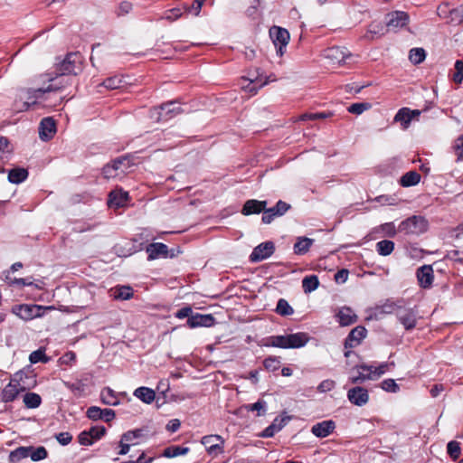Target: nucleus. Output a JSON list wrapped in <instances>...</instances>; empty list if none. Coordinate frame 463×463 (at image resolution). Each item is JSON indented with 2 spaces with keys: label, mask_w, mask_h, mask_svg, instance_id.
<instances>
[{
  "label": "nucleus",
  "mask_w": 463,
  "mask_h": 463,
  "mask_svg": "<svg viewBox=\"0 0 463 463\" xmlns=\"http://www.w3.org/2000/svg\"><path fill=\"white\" fill-rule=\"evenodd\" d=\"M394 250V242L389 240H383L376 243V251L381 256H388Z\"/></svg>",
  "instance_id": "72a5a7b5"
},
{
  "label": "nucleus",
  "mask_w": 463,
  "mask_h": 463,
  "mask_svg": "<svg viewBox=\"0 0 463 463\" xmlns=\"http://www.w3.org/2000/svg\"><path fill=\"white\" fill-rule=\"evenodd\" d=\"M241 89L249 94V97L256 95L259 89L260 88V82L259 80V74L254 78H242L241 80Z\"/></svg>",
  "instance_id": "6ab92c4d"
},
{
  "label": "nucleus",
  "mask_w": 463,
  "mask_h": 463,
  "mask_svg": "<svg viewBox=\"0 0 463 463\" xmlns=\"http://www.w3.org/2000/svg\"><path fill=\"white\" fill-rule=\"evenodd\" d=\"M29 452H31V446L29 447H19L9 454V461L11 463H17L23 458H29Z\"/></svg>",
  "instance_id": "c85d7f7f"
},
{
  "label": "nucleus",
  "mask_w": 463,
  "mask_h": 463,
  "mask_svg": "<svg viewBox=\"0 0 463 463\" xmlns=\"http://www.w3.org/2000/svg\"><path fill=\"white\" fill-rule=\"evenodd\" d=\"M183 111L184 110L176 101H170L156 108L151 117L157 120L166 121L176 115L181 114Z\"/></svg>",
  "instance_id": "6e6552de"
},
{
  "label": "nucleus",
  "mask_w": 463,
  "mask_h": 463,
  "mask_svg": "<svg viewBox=\"0 0 463 463\" xmlns=\"http://www.w3.org/2000/svg\"><path fill=\"white\" fill-rule=\"evenodd\" d=\"M269 37L276 48L277 55L279 57L283 56L290 40L288 31L274 25L269 29Z\"/></svg>",
  "instance_id": "20e7f679"
},
{
  "label": "nucleus",
  "mask_w": 463,
  "mask_h": 463,
  "mask_svg": "<svg viewBox=\"0 0 463 463\" xmlns=\"http://www.w3.org/2000/svg\"><path fill=\"white\" fill-rule=\"evenodd\" d=\"M181 15H182V10L180 8H173L171 10H168L165 13V15L164 16V18L168 21L173 22V21L178 19L179 17H181Z\"/></svg>",
  "instance_id": "69168bd1"
},
{
  "label": "nucleus",
  "mask_w": 463,
  "mask_h": 463,
  "mask_svg": "<svg viewBox=\"0 0 463 463\" xmlns=\"http://www.w3.org/2000/svg\"><path fill=\"white\" fill-rule=\"evenodd\" d=\"M347 398L351 403L356 406H364L368 402L369 394L363 387H354L347 392Z\"/></svg>",
  "instance_id": "f8f14e48"
},
{
  "label": "nucleus",
  "mask_w": 463,
  "mask_h": 463,
  "mask_svg": "<svg viewBox=\"0 0 463 463\" xmlns=\"http://www.w3.org/2000/svg\"><path fill=\"white\" fill-rule=\"evenodd\" d=\"M260 213V202L257 200H249L245 203L242 208V213L244 215H249L251 213Z\"/></svg>",
  "instance_id": "79ce46f5"
},
{
  "label": "nucleus",
  "mask_w": 463,
  "mask_h": 463,
  "mask_svg": "<svg viewBox=\"0 0 463 463\" xmlns=\"http://www.w3.org/2000/svg\"><path fill=\"white\" fill-rule=\"evenodd\" d=\"M392 366H393V363H383L378 366L361 364L358 367L364 371L370 372L372 376H373V380H375L389 371Z\"/></svg>",
  "instance_id": "aec40b11"
},
{
  "label": "nucleus",
  "mask_w": 463,
  "mask_h": 463,
  "mask_svg": "<svg viewBox=\"0 0 463 463\" xmlns=\"http://www.w3.org/2000/svg\"><path fill=\"white\" fill-rule=\"evenodd\" d=\"M144 437V430L136 429L133 430L127 431L122 435L123 441H127L128 443H136V439H142Z\"/></svg>",
  "instance_id": "c03bdc74"
},
{
  "label": "nucleus",
  "mask_w": 463,
  "mask_h": 463,
  "mask_svg": "<svg viewBox=\"0 0 463 463\" xmlns=\"http://www.w3.org/2000/svg\"><path fill=\"white\" fill-rule=\"evenodd\" d=\"M419 286L421 288H430L434 280V271L431 265H423L416 271Z\"/></svg>",
  "instance_id": "9d476101"
},
{
  "label": "nucleus",
  "mask_w": 463,
  "mask_h": 463,
  "mask_svg": "<svg viewBox=\"0 0 463 463\" xmlns=\"http://www.w3.org/2000/svg\"><path fill=\"white\" fill-rule=\"evenodd\" d=\"M420 175L416 171H409L405 173L399 181L402 187H411L418 184L420 181Z\"/></svg>",
  "instance_id": "bb28decb"
},
{
  "label": "nucleus",
  "mask_w": 463,
  "mask_h": 463,
  "mask_svg": "<svg viewBox=\"0 0 463 463\" xmlns=\"http://www.w3.org/2000/svg\"><path fill=\"white\" fill-rule=\"evenodd\" d=\"M249 6L245 10V14L252 21H257L260 16V0H248Z\"/></svg>",
  "instance_id": "2f4dec72"
},
{
  "label": "nucleus",
  "mask_w": 463,
  "mask_h": 463,
  "mask_svg": "<svg viewBox=\"0 0 463 463\" xmlns=\"http://www.w3.org/2000/svg\"><path fill=\"white\" fill-rule=\"evenodd\" d=\"M409 112V108H402L398 110L394 117V121L400 122L403 129L408 128L412 120Z\"/></svg>",
  "instance_id": "c756f323"
},
{
  "label": "nucleus",
  "mask_w": 463,
  "mask_h": 463,
  "mask_svg": "<svg viewBox=\"0 0 463 463\" xmlns=\"http://www.w3.org/2000/svg\"><path fill=\"white\" fill-rule=\"evenodd\" d=\"M146 252L148 253V259L154 260L159 256L166 257L168 248L165 244L161 242L151 243L146 247Z\"/></svg>",
  "instance_id": "4be33fe9"
},
{
  "label": "nucleus",
  "mask_w": 463,
  "mask_h": 463,
  "mask_svg": "<svg viewBox=\"0 0 463 463\" xmlns=\"http://www.w3.org/2000/svg\"><path fill=\"white\" fill-rule=\"evenodd\" d=\"M447 451L450 458L457 459L460 456L459 443L455 440L449 441L447 445Z\"/></svg>",
  "instance_id": "09e8293b"
},
{
  "label": "nucleus",
  "mask_w": 463,
  "mask_h": 463,
  "mask_svg": "<svg viewBox=\"0 0 463 463\" xmlns=\"http://www.w3.org/2000/svg\"><path fill=\"white\" fill-rule=\"evenodd\" d=\"M204 0H194L191 6H184L186 12L194 13L195 16L199 15Z\"/></svg>",
  "instance_id": "13d9d810"
},
{
  "label": "nucleus",
  "mask_w": 463,
  "mask_h": 463,
  "mask_svg": "<svg viewBox=\"0 0 463 463\" xmlns=\"http://www.w3.org/2000/svg\"><path fill=\"white\" fill-rule=\"evenodd\" d=\"M102 174H103L104 177L107 179L114 178V177L119 175L118 170L112 165V163L107 164L103 167Z\"/></svg>",
  "instance_id": "603ef678"
},
{
  "label": "nucleus",
  "mask_w": 463,
  "mask_h": 463,
  "mask_svg": "<svg viewBox=\"0 0 463 463\" xmlns=\"http://www.w3.org/2000/svg\"><path fill=\"white\" fill-rule=\"evenodd\" d=\"M80 70V55L76 52L67 54L56 67V71L60 75H76Z\"/></svg>",
  "instance_id": "423d86ee"
},
{
  "label": "nucleus",
  "mask_w": 463,
  "mask_h": 463,
  "mask_svg": "<svg viewBox=\"0 0 463 463\" xmlns=\"http://www.w3.org/2000/svg\"><path fill=\"white\" fill-rule=\"evenodd\" d=\"M398 307H402V306L398 305L395 302L387 301L381 307V312L384 314L395 313V315L397 316Z\"/></svg>",
  "instance_id": "5fc2aeb1"
},
{
  "label": "nucleus",
  "mask_w": 463,
  "mask_h": 463,
  "mask_svg": "<svg viewBox=\"0 0 463 463\" xmlns=\"http://www.w3.org/2000/svg\"><path fill=\"white\" fill-rule=\"evenodd\" d=\"M44 349H37L34 352H33L30 356L29 360L32 364H36L38 362L46 363L48 362V357L43 353Z\"/></svg>",
  "instance_id": "8fccbe9b"
},
{
  "label": "nucleus",
  "mask_w": 463,
  "mask_h": 463,
  "mask_svg": "<svg viewBox=\"0 0 463 463\" xmlns=\"http://www.w3.org/2000/svg\"><path fill=\"white\" fill-rule=\"evenodd\" d=\"M450 17L452 22H463V5L454 8L450 11Z\"/></svg>",
  "instance_id": "052dcab7"
},
{
  "label": "nucleus",
  "mask_w": 463,
  "mask_h": 463,
  "mask_svg": "<svg viewBox=\"0 0 463 463\" xmlns=\"http://www.w3.org/2000/svg\"><path fill=\"white\" fill-rule=\"evenodd\" d=\"M339 323L341 326H350L356 322L357 316L352 308L348 307H343L337 313Z\"/></svg>",
  "instance_id": "412c9836"
},
{
  "label": "nucleus",
  "mask_w": 463,
  "mask_h": 463,
  "mask_svg": "<svg viewBox=\"0 0 463 463\" xmlns=\"http://www.w3.org/2000/svg\"><path fill=\"white\" fill-rule=\"evenodd\" d=\"M396 317L407 331L412 330L417 325V311L413 308L398 307Z\"/></svg>",
  "instance_id": "1a4fd4ad"
},
{
  "label": "nucleus",
  "mask_w": 463,
  "mask_h": 463,
  "mask_svg": "<svg viewBox=\"0 0 463 463\" xmlns=\"http://www.w3.org/2000/svg\"><path fill=\"white\" fill-rule=\"evenodd\" d=\"M56 439L60 444L65 446L71 441L72 436L69 432H61L56 435Z\"/></svg>",
  "instance_id": "774afa93"
},
{
  "label": "nucleus",
  "mask_w": 463,
  "mask_h": 463,
  "mask_svg": "<svg viewBox=\"0 0 463 463\" xmlns=\"http://www.w3.org/2000/svg\"><path fill=\"white\" fill-rule=\"evenodd\" d=\"M100 399L101 402L106 405L115 406L119 403V401L114 391L109 387H106L101 391Z\"/></svg>",
  "instance_id": "7c9ffc66"
},
{
  "label": "nucleus",
  "mask_w": 463,
  "mask_h": 463,
  "mask_svg": "<svg viewBox=\"0 0 463 463\" xmlns=\"http://www.w3.org/2000/svg\"><path fill=\"white\" fill-rule=\"evenodd\" d=\"M215 323V318L213 315L207 314L203 315L199 313L194 314L192 317L187 319L186 324L190 328H195L199 326L209 327L213 326Z\"/></svg>",
  "instance_id": "9b49d317"
},
{
  "label": "nucleus",
  "mask_w": 463,
  "mask_h": 463,
  "mask_svg": "<svg viewBox=\"0 0 463 463\" xmlns=\"http://www.w3.org/2000/svg\"><path fill=\"white\" fill-rule=\"evenodd\" d=\"M48 456V452L46 449L43 446H40L36 449L31 446V452H29V458L33 461H39L46 458Z\"/></svg>",
  "instance_id": "a18cd8bd"
},
{
  "label": "nucleus",
  "mask_w": 463,
  "mask_h": 463,
  "mask_svg": "<svg viewBox=\"0 0 463 463\" xmlns=\"http://www.w3.org/2000/svg\"><path fill=\"white\" fill-rule=\"evenodd\" d=\"M335 385V383L333 380L326 379L320 383L317 387V390L320 392H326L331 391Z\"/></svg>",
  "instance_id": "680f3d73"
},
{
  "label": "nucleus",
  "mask_w": 463,
  "mask_h": 463,
  "mask_svg": "<svg viewBox=\"0 0 463 463\" xmlns=\"http://www.w3.org/2000/svg\"><path fill=\"white\" fill-rule=\"evenodd\" d=\"M194 313L192 307L190 306H186L182 307L175 313V317L179 319L187 317V319H189V317H192Z\"/></svg>",
  "instance_id": "0e129e2a"
},
{
  "label": "nucleus",
  "mask_w": 463,
  "mask_h": 463,
  "mask_svg": "<svg viewBox=\"0 0 463 463\" xmlns=\"http://www.w3.org/2000/svg\"><path fill=\"white\" fill-rule=\"evenodd\" d=\"M381 228L383 232L389 237H394L398 232V228L396 229L392 222L383 223L382 224Z\"/></svg>",
  "instance_id": "e2e57ef3"
},
{
  "label": "nucleus",
  "mask_w": 463,
  "mask_h": 463,
  "mask_svg": "<svg viewBox=\"0 0 463 463\" xmlns=\"http://www.w3.org/2000/svg\"><path fill=\"white\" fill-rule=\"evenodd\" d=\"M20 390V383L18 382H10L3 390V401L5 402H13L18 395Z\"/></svg>",
  "instance_id": "b1692460"
},
{
  "label": "nucleus",
  "mask_w": 463,
  "mask_h": 463,
  "mask_svg": "<svg viewBox=\"0 0 463 463\" xmlns=\"http://www.w3.org/2000/svg\"><path fill=\"white\" fill-rule=\"evenodd\" d=\"M92 439V442L101 439L106 433V428L104 426H93L90 430H86Z\"/></svg>",
  "instance_id": "49530a36"
},
{
  "label": "nucleus",
  "mask_w": 463,
  "mask_h": 463,
  "mask_svg": "<svg viewBox=\"0 0 463 463\" xmlns=\"http://www.w3.org/2000/svg\"><path fill=\"white\" fill-rule=\"evenodd\" d=\"M78 440H79V443L82 446H90L93 443L92 439L90 438V436H89V434L86 430L81 431L79 434Z\"/></svg>",
  "instance_id": "338daca9"
},
{
  "label": "nucleus",
  "mask_w": 463,
  "mask_h": 463,
  "mask_svg": "<svg viewBox=\"0 0 463 463\" xmlns=\"http://www.w3.org/2000/svg\"><path fill=\"white\" fill-rule=\"evenodd\" d=\"M264 366L267 370L275 372L280 368V361L276 358H268L264 361Z\"/></svg>",
  "instance_id": "bf43d9fd"
},
{
  "label": "nucleus",
  "mask_w": 463,
  "mask_h": 463,
  "mask_svg": "<svg viewBox=\"0 0 463 463\" xmlns=\"http://www.w3.org/2000/svg\"><path fill=\"white\" fill-rule=\"evenodd\" d=\"M24 402L27 408L34 409L40 406L42 398L34 392H28L24 396Z\"/></svg>",
  "instance_id": "e433bc0d"
},
{
  "label": "nucleus",
  "mask_w": 463,
  "mask_h": 463,
  "mask_svg": "<svg viewBox=\"0 0 463 463\" xmlns=\"http://www.w3.org/2000/svg\"><path fill=\"white\" fill-rule=\"evenodd\" d=\"M360 365L361 364H354V367L357 369L358 373L356 375L350 376L349 381L351 383H362L366 380H373V376H372L370 372L364 371L357 367Z\"/></svg>",
  "instance_id": "f704fd0d"
},
{
  "label": "nucleus",
  "mask_w": 463,
  "mask_h": 463,
  "mask_svg": "<svg viewBox=\"0 0 463 463\" xmlns=\"http://www.w3.org/2000/svg\"><path fill=\"white\" fill-rule=\"evenodd\" d=\"M128 194L126 192H111L109 194V203L113 204L117 207L123 205L124 202L128 199Z\"/></svg>",
  "instance_id": "ea45409f"
},
{
  "label": "nucleus",
  "mask_w": 463,
  "mask_h": 463,
  "mask_svg": "<svg viewBox=\"0 0 463 463\" xmlns=\"http://www.w3.org/2000/svg\"><path fill=\"white\" fill-rule=\"evenodd\" d=\"M56 133V124L52 118H44L39 126V137L42 140L51 139Z\"/></svg>",
  "instance_id": "2eb2a0df"
},
{
  "label": "nucleus",
  "mask_w": 463,
  "mask_h": 463,
  "mask_svg": "<svg viewBox=\"0 0 463 463\" xmlns=\"http://www.w3.org/2000/svg\"><path fill=\"white\" fill-rule=\"evenodd\" d=\"M54 89L52 85H50L46 89H22L19 91L18 99L14 101V109L17 111L27 110L32 105L37 103V99H40L46 92L52 91Z\"/></svg>",
  "instance_id": "f03ea898"
},
{
  "label": "nucleus",
  "mask_w": 463,
  "mask_h": 463,
  "mask_svg": "<svg viewBox=\"0 0 463 463\" xmlns=\"http://www.w3.org/2000/svg\"><path fill=\"white\" fill-rule=\"evenodd\" d=\"M86 415L92 420H101L102 409L97 406H91L87 410Z\"/></svg>",
  "instance_id": "864d4df0"
},
{
  "label": "nucleus",
  "mask_w": 463,
  "mask_h": 463,
  "mask_svg": "<svg viewBox=\"0 0 463 463\" xmlns=\"http://www.w3.org/2000/svg\"><path fill=\"white\" fill-rule=\"evenodd\" d=\"M319 286V280L317 275L307 276L302 279V288L305 293H311Z\"/></svg>",
  "instance_id": "473e14b6"
},
{
  "label": "nucleus",
  "mask_w": 463,
  "mask_h": 463,
  "mask_svg": "<svg viewBox=\"0 0 463 463\" xmlns=\"http://www.w3.org/2000/svg\"><path fill=\"white\" fill-rule=\"evenodd\" d=\"M189 451V448L181 446H170L165 449L163 455L166 458H175L184 455Z\"/></svg>",
  "instance_id": "58836bf2"
},
{
  "label": "nucleus",
  "mask_w": 463,
  "mask_h": 463,
  "mask_svg": "<svg viewBox=\"0 0 463 463\" xmlns=\"http://www.w3.org/2000/svg\"><path fill=\"white\" fill-rule=\"evenodd\" d=\"M309 340L308 334L298 332L287 335L270 336L262 343V347H304Z\"/></svg>",
  "instance_id": "f257e3e1"
},
{
  "label": "nucleus",
  "mask_w": 463,
  "mask_h": 463,
  "mask_svg": "<svg viewBox=\"0 0 463 463\" xmlns=\"http://www.w3.org/2000/svg\"><path fill=\"white\" fill-rule=\"evenodd\" d=\"M275 250V245L272 241H265L262 243V260L270 257Z\"/></svg>",
  "instance_id": "4d7b16f0"
},
{
  "label": "nucleus",
  "mask_w": 463,
  "mask_h": 463,
  "mask_svg": "<svg viewBox=\"0 0 463 463\" xmlns=\"http://www.w3.org/2000/svg\"><path fill=\"white\" fill-rule=\"evenodd\" d=\"M133 295V288L127 285H118L109 290V296L116 300H128Z\"/></svg>",
  "instance_id": "a211bd4d"
},
{
  "label": "nucleus",
  "mask_w": 463,
  "mask_h": 463,
  "mask_svg": "<svg viewBox=\"0 0 463 463\" xmlns=\"http://www.w3.org/2000/svg\"><path fill=\"white\" fill-rule=\"evenodd\" d=\"M387 18V26L392 29L404 27L409 23V14L402 11L392 12Z\"/></svg>",
  "instance_id": "4468645a"
},
{
  "label": "nucleus",
  "mask_w": 463,
  "mask_h": 463,
  "mask_svg": "<svg viewBox=\"0 0 463 463\" xmlns=\"http://www.w3.org/2000/svg\"><path fill=\"white\" fill-rule=\"evenodd\" d=\"M47 309H54L53 307H43L40 305H28L23 304L14 306L13 312L24 320H31L35 317H40Z\"/></svg>",
  "instance_id": "39448f33"
},
{
  "label": "nucleus",
  "mask_w": 463,
  "mask_h": 463,
  "mask_svg": "<svg viewBox=\"0 0 463 463\" xmlns=\"http://www.w3.org/2000/svg\"><path fill=\"white\" fill-rule=\"evenodd\" d=\"M290 419L291 417L285 413L275 418L273 422L262 430V437H272L276 432L279 431Z\"/></svg>",
  "instance_id": "f3484780"
},
{
  "label": "nucleus",
  "mask_w": 463,
  "mask_h": 463,
  "mask_svg": "<svg viewBox=\"0 0 463 463\" xmlns=\"http://www.w3.org/2000/svg\"><path fill=\"white\" fill-rule=\"evenodd\" d=\"M111 163L118 170L119 175L124 174L131 165L130 159L128 156L118 157Z\"/></svg>",
  "instance_id": "37998d69"
},
{
  "label": "nucleus",
  "mask_w": 463,
  "mask_h": 463,
  "mask_svg": "<svg viewBox=\"0 0 463 463\" xmlns=\"http://www.w3.org/2000/svg\"><path fill=\"white\" fill-rule=\"evenodd\" d=\"M275 312L281 317H288L294 313V309L286 299L279 298Z\"/></svg>",
  "instance_id": "c9c22d12"
},
{
  "label": "nucleus",
  "mask_w": 463,
  "mask_h": 463,
  "mask_svg": "<svg viewBox=\"0 0 463 463\" xmlns=\"http://www.w3.org/2000/svg\"><path fill=\"white\" fill-rule=\"evenodd\" d=\"M8 172V181L12 184H20L28 177V171L24 167H14Z\"/></svg>",
  "instance_id": "a878e982"
},
{
  "label": "nucleus",
  "mask_w": 463,
  "mask_h": 463,
  "mask_svg": "<svg viewBox=\"0 0 463 463\" xmlns=\"http://www.w3.org/2000/svg\"><path fill=\"white\" fill-rule=\"evenodd\" d=\"M314 243V240L307 237H298L294 244V253L297 255L306 254Z\"/></svg>",
  "instance_id": "393cba45"
},
{
  "label": "nucleus",
  "mask_w": 463,
  "mask_h": 463,
  "mask_svg": "<svg viewBox=\"0 0 463 463\" xmlns=\"http://www.w3.org/2000/svg\"><path fill=\"white\" fill-rule=\"evenodd\" d=\"M382 388L386 392H397L400 390L399 385L392 379H386L382 382Z\"/></svg>",
  "instance_id": "6e6d98bb"
},
{
  "label": "nucleus",
  "mask_w": 463,
  "mask_h": 463,
  "mask_svg": "<svg viewBox=\"0 0 463 463\" xmlns=\"http://www.w3.org/2000/svg\"><path fill=\"white\" fill-rule=\"evenodd\" d=\"M429 222L425 217L420 215H412L401 222L398 226V232L407 235H420L427 232Z\"/></svg>",
  "instance_id": "7ed1b4c3"
},
{
  "label": "nucleus",
  "mask_w": 463,
  "mask_h": 463,
  "mask_svg": "<svg viewBox=\"0 0 463 463\" xmlns=\"http://www.w3.org/2000/svg\"><path fill=\"white\" fill-rule=\"evenodd\" d=\"M367 330L364 326H358L351 330L345 340L344 347H355L366 336Z\"/></svg>",
  "instance_id": "ddd939ff"
},
{
  "label": "nucleus",
  "mask_w": 463,
  "mask_h": 463,
  "mask_svg": "<svg viewBox=\"0 0 463 463\" xmlns=\"http://www.w3.org/2000/svg\"><path fill=\"white\" fill-rule=\"evenodd\" d=\"M290 209V204L279 200L273 207L267 208V202L262 201V222L270 223L276 217L284 215Z\"/></svg>",
  "instance_id": "0eeeda50"
},
{
  "label": "nucleus",
  "mask_w": 463,
  "mask_h": 463,
  "mask_svg": "<svg viewBox=\"0 0 463 463\" xmlns=\"http://www.w3.org/2000/svg\"><path fill=\"white\" fill-rule=\"evenodd\" d=\"M370 108H371V105L366 102L353 103L347 108V110L349 113L360 115L364 111L369 109Z\"/></svg>",
  "instance_id": "de8ad7c7"
},
{
  "label": "nucleus",
  "mask_w": 463,
  "mask_h": 463,
  "mask_svg": "<svg viewBox=\"0 0 463 463\" xmlns=\"http://www.w3.org/2000/svg\"><path fill=\"white\" fill-rule=\"evenodd\" d=\"M134 395L147 404L151 403L156 397L155 392L147 387H139L136 389Z\"/></svg>",
  "instance_id": "cd10ccee"
},
{
  "label": "nucleus",
  "mask_w": 463,
  "mask_h": 463,
  "mask_svg": "<svg viewBox=\"0 0 463 463\" xmlns=\"http://www.w3.org/2000/svg\"><path fill=\"white\" fill-rule=\"evenodd\" d=\"M123 83L124 80L122 77L112 76L106 79L101 85L108 90H116L121 88L123 86Z\"/></svg>",
  "instance_id": "a19ab883"
},
{
  "label": "nucleus",
  "mask_w": 463,
  "mask_h": 463,
  "mask_svg": "<svg viewBox=\"0 0 463 463\" xmlns=\"http://www.w3.org/2000/svg\"><path fill=\"white\" fill-rule=\"evenodd\" d=\"M426 58V52L423 48H412L409 53V60L413 64L421 63Z\"/></svg>",
  "instance_id": "4c0bfd02"
},
{
  "label": "nucleus",
  "mask_w": 463,
  "mask_h": 463,
  "mask_svg": "<svg viewBox=\"0 0 463 463\" xmlns=\"http://www.w3.org/2000/svg\"><path fill=\"white\" fill-rule=\"evenodd\" d=\"M335 428V421L328 420L313 425L311 428V432L317 438H326L334 431Z\"/></svg>",
  "instance_id": "dca6fc26"
},
{
  "label": "nucleus",
  "mask_w": 463,
  "mask_h": 463,
  "mask_svg": "<svg viewBox=\"0 0 463 463\" xmlns=\"http://www.w3.org/2000/svg\"><path fill=\"white\" fill-rule=\"evenodd\" d=\"M347 56L345 50L338 46L330 47L326 51V57L339 64L345 62Z\"/></svg>",
  "instance_id": "5701e85b"
},
{
  "label": "nucleus",
  "mask_w": 463,
  "mask_h": 463,
  "mask_svg": "<svg viewBox=\"0 0 463 463\" xmlns=\"http://www.w3.org/2000/svg\"><path fill=\"white\" fill-rule=\"evenodd\" d=\"M453 148L457 155V162L463 160V134L455 140Z\"/></svg>",
  "instance_id": "3c124183"
}]
</instances>
